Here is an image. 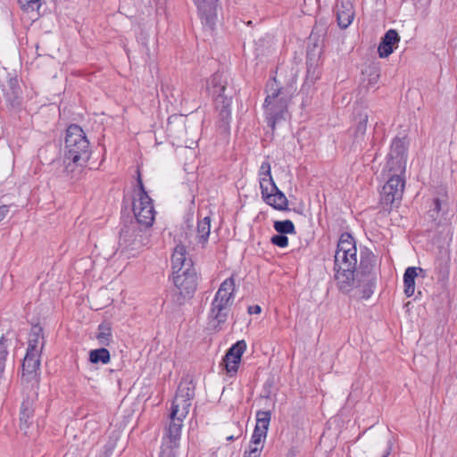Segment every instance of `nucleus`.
<instances>
[{
    "label": "nucleus",
    "mask_w": 457,
    "mask_h": 457,
    "mask_svg": "<svg viewBox=\"0 0 457 457\" xmlns=\"http://www.w3.org/2000/svg\"><path fill=\"white\" fill-rule=\"evenodd\" d=\"M195 397V386L192 381H183L179 385L169 415L170 424L162 438L160 457H176L175 450L179 448L183 420L189 412L191 401Z\"/></svg>",
    "instance_id": "obj_1"
},
{
    "label": "nucleus",
    "mask_w": 457,
    "mask_h": 457,
    "mask_svg": "<svg viewBox=\"0 0 457 457\" xmlns=\"http://www.w3.org/2000/svg\"><path fill=\"white\" fill-rule=\"evenodd\" d=\"M229 79L228 73L217 71L206 80V91L214 98L219 126L224 130L228 129L231 120L232 96L226 93Z\"/></svg>",
    "instance_id": "obj_2"
},
{
    "label": "nucleus",
    "mask_w": 457,
    "mask_h": 457,
    "mask_svg": "<svg viewBox=\"0 0 457 457\" xmlns=\"http://www.w3.org/2000/svg\"><path fill=\"white\" fill-rule=\"evenodd\" d=\"M90 144L84 130L77 124L66 129L64 158L73 162H87L90 158Z\"/></svg>",
    "instance_id": "obj_3"
},
{
    "label": "nucleus",
    "mask_w": 457,
    "mask_h": 457,
    "mask_svg": "<svg viewBox=\"0 0 457 457\" xmlns=\"http://www.w3.org/2000/svg\"><path fill=\"white\" fill-rule=\"evenodd\" d=\"M357 263V254L353 253H335L334 278L340 292L348 294L353 289Z\"/></svg>",
    "instance_id": "obj_4"
},
{
    "label": "nucleus",
    "mask_w": 457,
    "mask_h": 457,
    "mask_svg": "<svg viewBox=\"0 0 457 457\" xmlns=\"http://www.w3.org/2000/svg\"><path fill=\"white\" fill-rule=\"evenodd\" d=\"M260 187L263 200L276 210H286V196L274 183L270 174V164L263 162L259 170Z\"/></svg>",
    "instance_id": "obj_5"
},
{
    "label": "nucleus",
    "mask_w": 457,
    "mask_h": 457,
    "mask_svg": "<svg viewBox=\"0 0 457 457\" xmlns=\"http://www.w3.org/2000/svg\"><path fill=\"white\" fill-rule=\"evenodd\" d=\"M137 192L133 200V212L137 221L148 228L153 225L156 212L153 199L145 190L139 170L137 171Z\"/></svg>",
    "instance_id": "obj_6"
},
{
    "label": "nucleus",
    "mask_w": 457,
    "mask_h": 457,
    "mask_svg": "<svg viewBox=\"0 0 457 457\" xmlns=\"http://www.w3.org/2000/svg\"><path fill=\"white\" fill-rule=\"evenodd\" d=\"M267 96L264 101V107L270 118L269 123L272 126L284 117L286 110V95L283 87H278L277 80L273 79L267 85Z\"/></svg>",
    "instance_id": "obj_7"
},
{
    "label": "nucleus",
    "mask_w": 457,
    "mask_h": 457,
    "mask_svg": "<svg viewBox=\"0 0 457 457\" xmlns=\"http://www.w3.org/2000/svg\"><path fill=\"white\" fill-rule=\"evenodd\" d=\"M404 174L390 172L388 180L383 186L380 193V203L385 212H389L401 201L405 186Z\"/></svg>",
    "instance_id": "obj_8"
},
{
    "label": "nucleus",
    "mask_w": 457,
    "mask_h": 457,
    "mask_svg": "<svg viewBox=\"0 0 457 457\" xmlns=\"http://www.w3.org/2000/svg\"><path fill=\"white\" fill-rule=\"evenodd\" d=\"M173 283L178 291L176 299L178 304H182L187 299L193 297L197 287V275L195 269L173 272Z\"/></svg>",
    "instance_id": "obj_9"
},
{
    "label": "nucleus",
    "mask_w": 457,
    "mask_h": 457,
    "mask_svg": "<svg viewBox=\"0 0 457 457\" xmlns=\"http://www.w3.org/2000/svg\"><path fill=\"white\" fill-rule=\"evenodd\" d=\"M148 243L141 229L134 227H125L120 229L119 246L121 253L135 255L133 252H138Z\"/></svg>",
    "instance_id": "obj_10"
},
{
    "label": "nucleus",
    "mask_w": 457,
    "mask_h": 457,
    "mask_svg": "<svg viewBox=\"0 0 457 457\" xmlns=\"http://www.w3.org/2000/svg\"><path fill=\"white\" fill-rule=\"evenodd\" d=\"M407 160V145L405 137H395L391 144L386 168L389 172L405 173Z\"/></svg>",
    "instance_id": "obj_11"
},
{
    "label": "nucleus",
    "mask_w": 457,
    "mask_h": 457,
    "mask_svg": "<svg viewBox=\"0 0 457 457\" xmlns=\"http://www.w3.org/2000/svg\"><path fill=\"white\" fill-rule=\"evenodd\" d=\"M246 350V343L245 340H239L227 351L222 358L220 366L225 370L226 374L229 377H234L239 368L242 360V355Z\"/></svg>",
    "instance_id": "obj_12"
},
{
    "label": "nucleus",
    "mask_w": 457,
    "mask_h": 457,
    "mask_svg": "<svg viewBox=\"0 0 457 457\" xmlns=\"http://www.w3.org/2000/svg\"><path fill=\"white\" fill-rule=\"evenodd\" d=\"M324 44L308 41L306 49V67L307 78L311 80H316L319 78V65Z\"/></svg>",
    "instance_id": "obj_13"
},
{
    "label": "nucleus",
    "mask_w": 457,
    "mask_h": 457,
    "mask_svg": "<svg viewBox=\"0 0 457 457\" xmlns=\"http://www.w3.org/2000/svg\"><path fill=\"white\" fill-rule=\"evenodd\" d=\"M376 266V256L367 247H363L360 252V264L357 267V270L355 272V280L357 278L360 279H377L376 273L374 272V269Z\"/></svg>",
    "instance_id": "obj_14"
},
{
    "label": "nucleus",
    "mask_w": 457,
    "mask_h": 457,
    "mask_svg": "<svg viewBox=\"0 0 457 457\" xmlns=\"http://www.w3.org/2000/svg\"><path fill=\"white\" fill-rule=\"evenodd\" d=\"M236 292V284L233 275L226 278L220 286L212 301V303L230 310Z\"/></svg>",
    "instance_id": "obj_15"
},
{
    "label": "nucleus",
    "mask_w": 457,
    "mask_h": 457,
    "mask_svg": "<svg viewBox=\"0 0 457 457\" xmlns=\"http://www.w3.org/2000/svg\"><path fill=\"white\" fill-rule=\"evenodd\" d=\"M202 23L212 29L217 21L219 0H194Z\"/></svg>",
    "instance_id": "obj_16"
},
{
    "label": "nucleus",
    "mask_w": 457,
    "mask_h": 457,
    "mask_svg": "<svg viewBox=\"0 0 457 457\" xmlns=\"http://www.w3.org/2000/svg\"><path fill=\"white\" fill-rule=\"evenodd\" d=\"M270 421V412L258 411L256 413V425L253 429L251 441L257 446H262L267 436L268 427Z\"/></svg>",
    "instance_id": "obj_17"
},
{
    "label": "nucleus",
    "mask_w": 457,
    "mask_h": 457,
    "mask_svg": "<svg viewBox=\"0 0 457 457\" xmlns=\"http://www.w3.org/2000/svg\"><path fill=\"white\" fill-rule=\"evenodd\" d=\"M229 312L230 310L226 307L211 303L207 321L208 329L213 331L221 330L228 320Z\"/></svg>",
    "instance_id": "obj_18"
},
{
    "label": "nucleus",
    "mask_w": 457,
    "mask_h": 457,
    "mask_svg": "<svg viewBox=\"0 0 457 457\" xmlns=\"http://www.w3.org/2000/svg\"><path fill=\"white\" fill-rule=\"evenodd\" d=\"M337 25L341 29H346L354 18L353 5L351 0H340L336 6Z\"/></svg>",
    "instance_id": "obj_19"
},
{
    "label": "nucleus",
    "mask_w": 457,
    "mask_h": 457,
    "mask_svg": "<svg viewBox=\"0 0 457 457\" xmlns=\"http://www.w3.org/2000/svg\"><path fill=\"white\" fill-rule=\"evenodd\" d=\"M171 263L173 272H180L187 270L188 269H195L193 267V262L187 256V248L183 245H178L171 255Z\"/></svg>",
    "instance_id": "obj_20"
},
{
    "label": "nucleus",
    "mask_w": 457,
    "mask_h": 457,
    "mask_svg": "<svg viewBox=\"0 0 457 457\" xmlns=\"http://www.w3.org/2000/svg\"><path fill=\"white\" fill-rule=\"evenodd\" d=\"M400 41V36L395 29H388L381 37L378 52L380 58L388 57L393 52L394 47Z\"/></svg>",
    "instance_id": "obj_21"
},
{
    "label": "nucleus",
    "mask_w": 457,
    "mask_h": 457,
    "mask_svg": "<svg viewBox=\"0 0 457 457\" xmlns=\"http://www.w3.org/2000/svg\"><path fill=\"white\" fill-rule=\"evenodd\" d=\"M45 346L43 328L39 325H34L29 334L27 352L41 354Z\"/></svg>",
    "instance_id": "obj_22"
},
{
    "label": "nucleus",
    "mask_w": 457,
    "mask_h": 457,
    "mask_svg": "<svg viewBox=\"0 0 457 457\" xmlns=\"http://www.w3.org/2000/svg\"><path fill=\"white\" fill-rule=\"evenodd\" d=\"M186 120L182 115H172L167 122V132L174 138H180L186 132Z\"/></svg>",
    "instance_id": "obj_23"
},
{
    "label": "nucleus",
    "mask_w": 457,
    "mask_h": 457,
    "mask_svg": "<svg viewBox=\"0 0 457 457\" xmlns=\"http://www.w3.org/2000/svg\"><path fill=\"white\" fill-rule=\"evenodd\" d=\"M40 356L38 353H26L22 362L23 375L36 376L40 367Z\"/></svg>",
    "instance_id": "obj_24"
},
{
    "label": "nucleus",
    "mask_w": 457,
    "mask_h": 457,
    "mask_svg": "<svg viewBox=\"0 0 457 457\" xmlns=\"http://www.w3.org/2000/svg\"><path fill=\"white\" fill-rule=\"evenodd\" d=\"M353 253L357 254V247L354 237L348 232L340 235L336 253Z\"/></svg>",
    "instance_id": "obj_25"
},
{
    "label": "nucleus",
    "mask_w": 457,
    "mask_h": 457,
    "mask_svg": "<svg viewBox=\"0 0 457 457\" xmlns=\"http://www.w3.org/2000/svg\"><path fill=\"white\" fill-rule=\"evenodd\" d=\"M65 168L63 170L64 176L71 181L79 180L83 171V167L87 162H73L64 158Z\"/></svg>",
    "instance_id": "obj_26"
},
{
    "label": "nucleus",
    "mask_w": 457,
    "mask_h": 457,
    "mask_svg": "<svg viewBox=\"0 0 457 457\" xmlns=\"http://www.w3.org/2000/svg\"><path fill=\"white\" fill-rule=\"evenodd\" d=\"M417 267H408L403 274L404 294L407 297L413 295L415 291V278L418 276Z\"/></svg>",
    "instance_id": "obj_27"
},
{
    "label": "nucleus",
    "mask_w": 457,
    "mask_h": 457,
    "mask_svg": "<svg viewBox=\"0 0 457 457\" xmlns=\"http://www.w3.org/2000/svg\"><path fill=\"white\" fill-rule=\"evenodd\" d=\"M328 31V22L325 20H319L315 22L312 31L308 38L311 43L317 42L324 44V38Z\"/></svg>",
    "instance_id": "obj_28"
},
{
    "label": "nucleus",
    "mask_w": 457,
    "mask_h": 457,
    "mask_svg": "<svg viewBox=\"0 0 457 457\" xmlns=\"http://www.w3.org/2000/svg\"><path fill=\"white\" fill-rule=\"evenodd\" d=\"M196 233L199 243L205 244L208 241L211 233V218L209 216L198 220Z\"/></svg>",
    "instance_id": "obj_29"
},
{
    "label": "nucleus",
    "mask_w": 457,
    "mask_h": 457,
    "mask_svg": "<svg viewBox=\"0 0 457 457\" xmlns=\"http://www.w3.org/2000/svg\"><path fill=\"white\" fill-rule=\"evenodd\" d=\"M33 416V409L32 404L29 402V400L23 401L21 407V413H20V420L21 429L25 430L29 428V425L30 423V419Z\"/></svg>",
    "instance_id": "obj_30"
},
{
    "label": "nucleus",
    "mask_w": 457,
    "mask_h": 457,
    "mask_svg": "<svg viewBox=\"0 0 457 457\" xmlns=\"http://www.w3.org/2000/svg\"><path fill=\"white\" fill-rule=\"evenodd\" d=\"M96 339L101 345L108 346L112 339V328L109 323L103 322L98 326Z\"/></svg>",
    "instance_id": "obj_31"
},
{
    "label": "nucleus",
    "mask_w": 457,
    "mask_h": 457,
    "mask_svg": "<svg viewBox=\"0 0 457 457\" xmlns=\"http://www.w3.org/2000/svg\"><path fill=\"white\" fill-rule=\"evenodd\" d=\"M377 279H360L357 278L355 280L354 287H362L361 289V298L369 299L371 295L374 293V288L376 287Z\"/></svg>",
    "instance_id": "obj_32"
},
{
    "label": "nucleus",
    "mask_w": 457,
    "mask_h": 457,
    "mask_svg": "<svg viewBox=\"0 0 457 457\" xmlns=\"http://www.w3.org/2000/svg\"><path fill=\"white\" fill-rule=\"evenodd\" d=\"M4 91L8 100L16 99L21 93L18 79L16 77L9 78L6 81V85L4 87Z\"/></svg>",
    "instance_id": "obj_33"
},
{
    "label": "nucleus",
    "mask_w": 457,
    "mask_h": 457,
    "mask_svg": "<svg viewBox=\"0 0 457 457\" xmlns=\"http://www.w3.org/2000/svg\"><path fill=\"white\" fill-rule=\"evenodd\" d=\"M111 360L109 351L104 348L94 349L89 353V361L92 363H103L107 364Z\"/></svg>",
    "instance_id": "obj_34"
},
{
    "label": "nucleus",
    "mask_w": 457,
    "mask_h": 457,
    "mask_svg": "<svg viewBox=\"0 0 457 457\" xmlns=\"http://www.w3.org/2000/svg\"><path fill=\"white\" fill-rule=\"evenodd\" d=\"M369 115L366 112H360L356 116V129L354 135V142H358L360 137H363L367 129Z\"/></svg>",
    "instance_id": "obj_35"
},
{
    "label": "nucleus",
    "mask_w": 457,
    "mask_h": 457,
    "mask_svg": "<svg viewBox=\"0 0 457 457\" xmlns=\"http://www.w3.org/2000/svg\"><path fill=\"white\" fill-rule=\"evenodd\" d=\"M435 270L438 278L445 279L449 276V261L444 258H438L435 262Z\"/></svg>",
    "instance_id": "obj_36"
},
{
    "label": "nucleus",
    "mask_w": 457,
    "mask_h": 457,
    "mask_svg": "<svg viewBox=\"0 0 457 457\" xmlns=\"http://www.w3.org/2000/svg\"><path fill=\"white\" fill-rule=\"evenodd\" d=\"M365 72L368 74V87H375L380 77L379 67L377 65L369 66Z\"/></svg>",
    "instance_id": "obj_37"
},
{
    "label": "nucleus",
    "mask_w": 457,
    "mask_h": 457,
    "mask_svg": "<svg viewBox=\"0 0 457 457\" xmlns=\"http://www.w3.org/2000/svg\"><path fill=\"white\" fill-rule=\"evenodd\" d=\"M41 0H18L20 7L25 12H33L38 10Z\"/></svg>",
    "instance_id": "obj_38"
},
{
    "label": "nucleus",
    "mask_w": 457,
    "mask_h": 457,
    "mask_svg": "<svg viewBox=\"0 0 457 457\" xmlns=\"http://www.w3.org/2000/svg\"><path fill=\"white\" fill-rule=\"evenodd\" d=\"M231 427L233 428V434H229L228 431H224V435H226L227 441H235L238 439L243 435V428L239 422L231 423Z\"/></svg>",
    "instance_id": "obj_39"
},
{
    "label": "nucleus",
    "mask_w": 457,
    "mask_h": 457,
    "mask_svg": "<svg viewBox=\"0 0 457 457\" xmlns=\"http://www.w3.org/2000/svg\"><path fill=\"white\" fill-rule=\"evenodd\" d=\"M7 354L8 352L7 347L5 345V340L4 337H2L0 338V372H2L4 369Z\"/></svg>",
    "instance_id": "obj_40"
},
{
    "label": "nucleus",
    "mask_w": 457,
    "mask_h": 457,
    "mask_svg": "<svg viewBox=\"0 0 457 457\" xmlns=\"http://www.w3.org/2000/svg\"><path fill=\"white\" fill-rule=\"evenodd\" d=\"M271 243L280 246L286 247V235H275L271 237Z\"/></svg>",
    "instance_id": "obj_41"
},
{
    "label": "nucleus",
    "mask_w": 457,
    "mask_h": 457,
    "mask_svg": "<svg viewBox=\"0 0 457 457\" xmlns=\"http://www.w3.org/2000/svg\"><path fill=\"white\" fill-rule=\"evenodd\" d=\"M274 228L276 231H278L280 235H286V220H278L275 221L274 223Z\"/></svg>",
    "instance_id": "obj_42"
},
{
    "label": "nucleus",
    "mask_w": 457,
    "mask_h": 457,
    "mask_svg": "<svg viewBox=\"0 0 457 457\" xmlns=\"http://www.w3.org/2000/svg\"><path fill=\"white\" fill-rule=\"evenodd\" d=\"M262 312V308L260 305H251L248 307V313L249 314H259Z\"/></svg>",
    "instance_id": "obj_43"
},
{
    "label": "nucleus",
    "mask_w": 457,
    "mask_h": 457,
    "mask_svg": "<svg viewBox=\"0 0 457 457\" xmlns=\"http://www.w3.org/2000/svg\"><path fill=\"white\" fill-rule=\"evenodd\" d=\"M243 457H260L259 449L254 448L251 451H245Z\"/></svg>",
    "instance_id": "obj_44"
},
{
    "label": "nucleus",
    "mask_w": 457,
    "mask_h": 457,
    "mask_svg": "<svg viewBox=\"0 0 457 457\" xmlns=\"http://www.w3.org/2000/svg\"><path fill=\"white\" fill-rule=\"evenodd\" d=\"M9 212V208L7 205H1L0 206V222L5 218Z\"/></svg>",
    "instance_id": "obj_45"
},
{
    "label": "nucleus",
    "mask_w": 457,
    "mask_h": 457,
    "mask_svg": "<svg viewBox=\"0 0 457 457\" xmlns=\"http://www.w3.org/2000/svg\"><path fill=\"white\" fill-rule=\"evenodd\" d=\"M433 212H439L441 210V201L439 198H435L433 201Z\"/></svg>",
    "instance_id": "obj_46"
},
{
    "label": "nucleus",
    "mask_w": 457,
    "mask_h": 457,
    "mask_svg": "<svg viewBox=\"0 0 457 457\" xmlns=\"http://www.w3.org/2000/svg\"><path fill=\"white\" fill-rule=\"evenodd\" d=\"M287 234H295V225L290 220H287Z\"/></svg>",
    "instance_id": "obj_47"
},
{
    "label": "nucleus",
    "mask_w": 457,
    "mask_h": 457,
    "mask_svg": "<svg viewBox=\"0 0 457 457\" xmlns=\"http://www.w3.org/2000/svg\"><path fill=\"white\" fill-rule=\"evenodd\" d=\"M254 448L259 449V455L261 456V453H262V446H257L256 445H253L252 443V441L250 440L249 449L247 451H251L252 449H254Z\"/></svg>",
    "instance_id": "obj_48"
},
{
    "label": "nucleus",
    "mask_w": 457,
    "mask_h": 457,
    "mask_svg": "<svg viewBox=\"0 0 457 457\" xmlns=\"http://www.w3.org/2000/svg\"><path fill=\"white\" fill-rule=\"evenodd\" d=\"M300 451L298 449V446H295V447H292V449L290 450V457H295L297 453H299Z\"/></svg>",
    "instance_id": "obj_49"
},
{
    "label": "nucleus",
    "mask_w": 457,
    "mask_h": 457,
    "mask_svg": "<svg viewBox=\"0 0 457 457\" xmlns=\"http://www.w3.org/2000/svg\"><path fill=\"white\" fill-rule=\"evenodd\" d=\"M419 270V273L422 276V277H425L426 276V271L425 270H423L422 268H417V271Z\"/></svg>",
    "instance_id": "obj_50"
},
{
    "label": "nucleus",
    "mask_w": 457,
    "mask_h": 457,
    "mask_svg": "<svg viewBox=\"0 0 457 457\" xmlns=\"http://www.w3.org/2000/svg\"><path fill=\"white\" fill-rule=\"evenodd\" d=\"M224 431H228L229 434H233L234 430L231 427V424Z\"/></svg>",
    "instance_id": "obj_51"
},
{
    "label": "nucleus",
    "mask_w": 457,
    "mask_h": 457,
    "mask_svg": "<svg viewBox=\"0 0 457 457\" xmlns=\"http://www.w3.org/2000/svg\"><path fill=\"white\" fill-rule=\"evenodd\" d=\"M389 453H390V448H388L381 457H387L389 455Z\"/></svg>",
    "instance_id": "obj_52"
},
{
    "label": "nucleus",
    "mask_w": 457,
    "mask_h": 457,
    "mask_svg": "<svg viewBox=\"0 0 457 457\" xmlns=\"http://www.w3.org/2000/svg\"><path fill=\"white\" fill-rule=\"evenodd\" d=\"M287 211H289L290 210L289 205L290 204L295 205V203H293V202L290 203V201L287 199Z\"/></svg>",
    "instance_id": "obj_53"
},
{
    "label": "nucleus",
    "mask_w": 457,
    "mask_h": 457,
    "mask_svg": "<svg viewBox=\"0 0 457 457\" xmlns=\"http://www.w3.org/2000/svg\"><path fill=\"white\" fill-rule=\"evenodd\" d=\"M167 0H157L159 4H164Z\"/></svg>",
    "instance_id": "obj_54"
}]
</instances>
